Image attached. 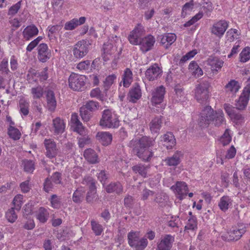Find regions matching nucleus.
<instances>
[{
  "instance_id": "nucleus-15",
  "label": "nucleus",
  "mask_w": 250,
  "mask_h": 250,
  "mask_svg": "<svg viewBox=\"0 0 250 250\" xmlns=\"http://www.w3.org/2000/svg\"><path fill=\"white\" fill-rule=\"evenodd\" d=\"M171 189L179 195L178 198L181 200L183 199L184 196L187 195L188 191L187 184L186 183L181 181L177 182L175 185L171 187Z\"/></svg>"
},
{
  "instance_id": "nucleus-32",
  "label": "nucleus",
  "mask_w": 250,
  "mask_h": 250,
  "mask_svg": "<svg viewBox=\"0 0 250 250\" xmlns=\"http://www.w3.org/2000/svg\"><path fill=\"white\" fill-rule=\"evenodd\" d=\"M132 80V73L130 69L126 68L124 71L123 75L122 81L121 83H123L124 87H128Z\"/></svg>"
},
{
  "instance_id": "nucleus-26",
  "label": "nucleus",
  "mask_w": 250,
  "mask_h": 250,
  "mask_svg": "<svg viewBox=\"0 0 250 250\" xmlns=\"http://www.w3.org/2000/svg\"><path fill=\"white\" fill-rule=\"evenodd\" d=\"M162 117L154 118L149 123V129L152 133H157L160 130L162 124Z\"/></svg>"
},
{
  "instance_id": "nucleus-4",
  "label": "nucleus",
  "mask_w": 250,
  "mask_h": 250,
  "mask_svg": "<svg viewBox=\"0 0 250 250\" xmlns=\"http://www.w3.org/2000/svg\"><path fill=\"white\" fill-rule=\"evenodd\" d=\"M100 125L108 128H116L119 125V121L112 115L110 110L105 109L103 112Z\"/></svg>"
},
{
  "instance_id": "nucleus-24",
  "label": "nucleus",
  "mask_w": 250,
  "mask_h": 250,
  "mask_svg": "<svg viewBox=\"0 0 250 250\" xmlns=\"http://www.w3.org/2000/svg\"><path fill=\"white\" fill-rule=\"evenodd\" d=\"M176 39L175 34L172 33H167L162 35L161 39V43L166 47L167 48L171 45Z\"/></svg>"
},
{
  "instance_id": "nucleus-64",
  "label": "nucleus",
  "mask_w": 250,
  "mask_h": 250,
  "mask_svg": "<svg viewBox=\"0 0 250 250\" xmlns=\"http://www.w3.org/2000/svg\"><path fill=\"white\" fill-rule=\"evenodd\" d=\"M133 198L129 195L126 196L124 199V205L127 208H131L133 204Z\"/></svg>"
},
{
  "instance_id": "nucleus-31",
  "label": "nucleus",
  "mask_w": 250,
  "mask_h": 250,
  "mask_svg": "<svg viewBox=\"0 0 250 250\" xmlns=\"http://www.w3.org/2000/svg\"><path fill=\"white\" fill-rule=\"evenodd\" d=\"M208 64L210 66L211 71L217 74L219 68V58L216 56H210L207 61Z\"/></svg>"
},
{
  "instance_id": "nucleus-22",
  "label": "nucleus",
  "mask_w": 250,
  "mask_h": 250,
  "mask_svg": "<svg viewBox=\"0 0 250 250\" xmlns=\"http://www.w3.org/2000/svg\"><path fill=\"white\" fill-rule=\"evenodd\" d=\"M96 138L104 146L108 145L112 140V134L107 132H98L96 135Z\"/></svg>"
},
{
  "instance_id": "nucleus-13",
  "label": "nucleus",
  "mask_w": 250,
  "mask_h": 250,
  "mask_svg": "<svg viewBox=\"0 0 250 250\" xmlns=\"http://www.w3.org/2000/svg\"><path fill=\"white\" fill-rule=\"evenodd\" d=\"M166 93L165 88L163 85L157 87L152 93L151 102L153 104H161L164 98Z\"/></svg>"
},
{
  "instance_id": "nucleus-55",
  "label": "nucleus",
  "mask_w": 250,
  "mask_h": 250,
  "mask_svg": "<svg viewBox=\"0 0 250 250\" xmlns=\"http://www.w3.org/2000/svg\"><path fill=\"white\" fill-rule=\"evenodd\" d=\"M197 228V221L195 217H192L188 219L187 225L185 226L186 229L194 230Z\"/></svg>"
},
{
  "instance_id": "nucleus-42",
  "label": "nucleus",
  "mask_w": 250,
  "mask_h": 250,
  "mask_svg": "<svg viewBox=\"0 0 250 250\" xmlns=\"http://www.w3.org/2000/svg\"><path fill=\"white\" fill-rule=\"evenodd\" d=\"M8 134L11 138L15 140L20 138L21 133L19 130L13 126L10 125L8 128Z\"/></svg>"
},
{
  "instance_id": "nucleus-48",
  "label": "nucleus",
  "mask_w": 250,
  "mask_h": 250,
  "mask_svg": "<svg viewBox=\"0 0 250 250\" xmlns=\"http://www.w3.org/2000/svg\"><path fill=\"white\" fill-rule=\"evenodd\" d=\"M231 120L236 124L240 123L244 120L243 116L235 109L229 116Z\"/></svg>"
},
{
  "instance_id": "nucleus-54",
  "label": "nucleus",
  "mask_w": 250,
  "mask_h": 250,
  "mask_svg": "<svg viewBox=\"0 0 250 250\" xmlns=\"http://www.w3.org/2000/svg\"><path fill=\"white\" fill-rule=\"evenodd\" d=\"M80 113L82 119L84 122H88L90 120L91 114L89 111L84 108L81 107L80 108Z\"/></svg>"
},
{
  "instance_id": "nucleus-61",
  "label": "nucleus",
  "mask_w": 250,
  "mask_h": 250,
  "mask_svg": "<svg viewBox=\"0 0 250 250\" xmlns=\"http://www.w3.org/2000/svg\"><path fill=\"white\" fill-rule=\"evenodd\" d=\"M236 153V150L235 148L233 146H231L230 148L227 150V153L226 155V158L230 159L233 158Z\"/></svg>"
},
{
  "instance_id": "nucleus-39",
  "label": "nucleus",
  "mask_w": 250,
  "mask_h": 250,
  "mask_svg": "<svg viewBox=\"0 0 250 250\" xmlns=\"http://www.w3.org/2000/svg\"><path fill=\"white\" fill-rule=\"evenodd\" d=\"M29 104L25 100L21 99L19 102V107L21 112L24 115L26 116L29 113Z\"/></svg>"
},
{
  "instance_id": "nucleus-35",
  "label": "nucleus",
  "mask_w": 250,
  "mask_h": 250,
  "mask_svg": "<svg viewBox=\"0 0 250 250\" xmlns=\"http://www.w3.org/2000/svg\"><path fill=\"white\" fill-rule=\"evenodd\" d=\"M36 216L41 223H44L48 219L49 213L45 208L41 207L39 209Z\"/></svg>"
},
{
  "instance_id": "nucleus-52",
  "label": "nucleus",
  "mask_w": 250,
  "mask_h": 250,
  "mask_svg": "<svg viewBox=\"0 0 250 250\" xmlns=\"http://www.w3.org/2000/svg\"><path fill=\"white\" fill-rule=\"evenodd\" d=\"M24 169L28 172H32L35 169L34 163L31 160H24L23 161Z\"/></svg>"
},
{
  "instance_id": "nucleus-18",
  "label": "nucleus",
  "mask_w": 250,
  "mask_h": 250,
  "mask_svg": "<svg viewBox=\"0 0 250 250\" xmlns=\"http://www.w3.org/2000/svg\"><path fill=\"white\" fill-rule=\"evenodd\" d=\"M44 144L46 149V156L50 159L55 157L57 154L56 145L55 142L51 139H45Z\"/></svg>"
},
{
  "instance_id": "nucleus-44",
  "label": "nucleus",
  "mask_w": 250,
  "mask_h": 250,
  "mask_svg": "<svg viewBox=\"0 0 250 250\" xmlns=\"http://www.w3.org/2000/svg\"><path fill=\"white\" fill-rule=\"evenodd\" d=\"M99 106V104L98 102L89 101L87 102L85 105L82 107L84 108L87 110L92 112L97 110Z\"/></svg>"
},
{
  "instance_id": "nucleus-27",
  "label": "nucleus",
  "mask_w": 250,
  "mask_h": 250,
  "mask_svg": "<svg viewBox=\"0 0 250 250\" xmlns=\"http://www.w3.org/2000/svg\"><path fill=\"white\" fill-rule=\"evenodd\" d=\"M47 106L48 110L51 111H54L56 107L57 102L54 92L49 90L46 93Z\"/></svg>"
},
{
  "instance_id": "nucleus-62",
  "label": "nucleus",
  "mask_w": 250,
  "mask_h": 250,
  "mask_svg": "<svg viewBox=\"0 0 250 250\" xmlns=\"http://www.w3.org/2000/svg\"><path fill=\"white\" fill-rule=\"evenodd\" d=\"M220 36L224 34L228 27L229 23L225 20L220 21Z\"/></svg>"
},
{
  "instance_id": "nucleus-11",
  "label": "nucleus",
  "mask_w": 250,
  "mask_h": 250,
  "mask_svg": "<svg viewBox=\"0 0 250 250\" xmlns=\"http://www.w3.org/2000/svg\"><path fill=\"white\" fill-rule=\"evenodd\" d=\"M38 59L42 62H47L51 57V52L46 43H41L37 47Z\"/></svg>"
},
{
  "instance_id": "nucleus-7",
  "label": "nucleus",
  "mask_w": 250,
  "mask_h": 250,
  "mask_svg": "<svg viewBox=\"0 0 250 250\" xmlns=\"http://www.w3.org/2000/svg\"><path fill=\"white\" fill-rule=\"evenodd\" d=\"M129 245L134 248L135 250H143L147 245V240L146 238L140 240L138 233L136 232H130L128 235Z\"/></svg>"
},
{
  "instance_id": "nucleus-20",
  "label": "nucleus",
  "mask_w": 250,
  "mask_h": 250,
  "mask_svg": "<svg viewBox=\"0 0 250 250\" xmlns=\"http://www.w3.org/2000/svg\"><path fill=\"white\" fill-rule=\"evenodd\" d=\"M53 131L55 134H62L65 130V125L63 119L56 117L52 121Z\"/></svg>"
},
{
  "instance_id": "nucleus-23",
  "label": "nucleus",
  "mask_w": 250,
  "mask_h": 250,
  "mask_svg": "<svg viewBox=\"0 0 250 250\" xmlns=\"http://www.w3.org/2000/svg\"><path fill=\"white\" fill-rule=\"evenodd\" d=\"M105 190L107 193H115L120 194L123 192V187L119 182H112L107 186Z\"/></svg>"
},
{
  "instance_id": "nucleus-25",
  "label": "nucleus",
  "mask_w": 250,
  "mask_h": 250,
  "mask_svg": "<svg viewBox=\"0 0 250 250\" xmlns=\"http://www.w3.org/2000/svg\"><path fill=\"white\" fill-rule=\"evenodd\" d=\"M86 19L84 17H82L79 19H73L65 24L64 28L65 30H71L75 28L78 25L83 24Z\"/></svg>"
},
{
  "instance_id": "nucleus-6",
  "label": "nucleus",
  "mask_w": 250,
  "mask_h": 250,
  "mask_svg": "<svg viewBox=\"0 0 250 250\" xmlns=\"http://www.w3.org/2000/svg\"><path fill=\"white\" fill-rule=\"evenodd\" d=\"M86 77L72 73L68 79L69 87L75 91H82L84 88Z\"/></svg>"
},
{
  "instance_id": "nucleus-63",
  "label": "nucleus",
  "mask_w": 250,
  "mask_h": 250,
  "mask_svg": "<svg viewBox=\"0 0 250 250\" xmlns=\"http://www.w3.org/2000/svg\"><path fill=\"white\" fill-rule=\"evenodd\" d=\"M97 177L100 182L104 184L107 179L108 176L105 170H101L100 172L98 173Z\"/></svg>"
},
{
  "instance_id": "nucleus-60",
  "label": "nucleus",
  "mask_w": 250,
  "mask_h": 250,
  "mask_svg": "<svg viewBox=\"0 0 250 250\" xmlns=\"http://www.w3.org/2000/svg\"><path fill=\"white\" fill-rule=\"evenodd\" d=\"M0 71L2 73L8 74L9 72L8 68V61L7 59H3L0 63Z\"/></svg>"
},
{
  "instance_id": "nucleus-49",
  "label": "nucleus",
  "mask_w": 250,
  "mask_h": 250,
  "mask_svg": "<svg viewBox=\"0 0 250 250\" xmlns=\"http://www.w3.org/2000/svg\"><path fill=\"white\" fill-rule=\"evenodd\" d=\"M15 208H11L6 213V218L11 223L14 222L17 218V215L15 211Z\"/></svg>"
},
{
  "instance_id": "nucleus-46",
  "label": "nucleus",
  "mask_w": 250,
  "mask_h": 250,
  "mask_svg": "<svg viewBox=\"0 0 250 250\" xmlns=\"http://www.w3.org/2000/svg\"><path fill=\"white\" fill-rule=\"evenodd\" d=\"M250 59V48H244L240 54V61L245 62Z\"/></svg>"
},
{
  "instance_id": "nucleus-1",
  "label": "nucleus",
  "mask_w": 250,
  "mask_h": 250,
  "mask_svg": "<svg viewBox=\"0 0 250 250\" xmlns=\"http://www.w3.org/2000/svg\"><path fill=\"white\" fill-rule=\"evenodd\" d=\"M155 143L152 138L143 136L140 139L132 140L130 142L132 153L144 162H149L153 157V152L147 148Z\"/></svg>"
},
{
  "instance_id": "nucleus-9",
  "label": "nucleus",
  "mask_w": 250,
  "mask_h": 250,
  "mask_svg": "<svg viewBox=\"0 0 250 250\" xmlns=\"http://www.w3.org/2000/svg\"><path fill=\"white\" fill-rule=\"evenodd\" d=\"M250 95V85H247L243 89L239 99L236 103V109L243 110L246 107Z\"/></svg>"
},
{
  "instance_id": "nucleus-17",
  "label": "nucleus",
  "mask_w": 250,
  "mask_h": 250,
  "mask_svg": "<svg viewBox=\"0 0 250 250\" xmlns=\"http://www.w3.org/2000/svg\"><path fill=\"white\" fill-rule=\"evenodd\" d=\"M183 157V152L182 151L177 150L172 156L167 157L165 160V162L168 166H177L181 163V159Z\"/></svg>"
},
{
  "instance_id": "nucleus-21",
  "label": "nucleus",
  "mask_w": 250,
  "mask_h": 250,
  "mask_svg": "<svg viewBox=\"0 0 250 250\" xmlns=\"http://www.w3.org/2000/svg\"><path fill=\"white\" fill-rule=\"evenodd\" d=\"M161 141L167 149H171L176 145V140L174 135L170 132H167L162 137Z\"/></svg>"
},
{
  "instance_id": "nucleus-5",
  "label": "nucleus",
  "mask_w": 250,
  "mask_h": 250,
  "mask_svg": "<svg viewBox=\"0 0 250 250\" xmlns=\"http://www.w3.org/2000/svg\"><path fill=\"white\" fill-rule=\"evenodd\" d=\"M91 43L88 40H82L78 42L73 48V54L75 58L82 59L89 51V47Z\"/></svg>"
},
{
  "instance_id": "nucleus-45",
  "label": "nucleus",
  "mask_w": 250,
  "mask_h": 250,
  "mask_svg": "<svg viewBox=\"0 0 250 250\" xmlns=\"http://www.w3.org/2000/svg\"><path fill=\"white\" fill-rule=\"evenodd\" d=\"M13 203L14 205V208L17 211H19L23 204V195L21 194L16 195L13 199Z\"/></svg>"
},
{
  "instance_id": "nucleus-3",
  "label": "nucleus",
  "mask_w": 250,
  "mask_h": 250,
  "mask_svg": "<svg viewBox=\"0 0 250 250\" xmlns=\"http://www.w3.org/2000/svg\"><path fill=\"white\" fill-rule=\"evenodd\" d=\"M209 83L203 81L195 86L194 96L197 101L201 104H206L210 96Z\"/></svg>"
},
{
  "instance_id": "nucleus-47",
  "label": "nucleus",
  "mask_w": 250,
  "mask_h": 250,
  "mask_svg": "<svg viewBox=\"0 0 250 250\" xmlns=\"http://www.w3.org/2000/svg\"><path fill=\"white\" fill-rule=\"evenodd\" d=\"M194 6L193 0H191L189 2L186 3L183 7L182 16L184 18L186 17L188 12H190Z\"/></svg>"
},
{
  "instance_id": "nucleus-53",
  "label": "nucleus",
  "mask_w": 250,
  "mask_h": 250,
  "mask_svg": "<svg viewBox=\"0 0 250 250\" xmlns=\"http://www.w3.org/2000/svg\"><path fill=\"white\" fill-rule=\"evenodd\" d=\"M31 93L34 99H39L43 95V89L41 86L33 87L31 89Z\"/></svg>"
},
{
  "instance_id": "nucleus-14",
  "label": "nucleus",
  "mask_w": 250,
  "mask_h": 250,
  "mask_svg": "<svg viewBox=\"0 0 250 250\" xmlns=\"http://www.w3.org/2000/svg\"><path fill=\"white\" fill-rule=\"evenodd\" d=\"M162 72V71L158 64L155 63L146 70L145 76L148 81H153L160 77Z\"/></svg>"
},
{
  "instance_id": "nucleus-12",
  "label": "nucleus",
  "mask_w": 250,
  "mask_h": 250,
  "mask_svg": "<svg viewBox=\"0 0 250 250\" xmlns=\"http://www.w3.org/2000/svg\"><path fill=\"white\" fill-rule=\"evenodd\" d=\"M174 241V236L170 234L165 235L157 243L158 250H170Z\"/></svg>"
},
{
  "instance_id": "nucleus-8",
  "label": "nucleus",
  "mask_w": 250,
  "mask_h": 250,
  "mask_svg": "<svg viewBox=\"0 0 250 250\" xmlns=\"http://www.w3.org/2000/svg\"><path fill=\"white\" fill-rule=\"evenodd\" d=\"M116 38L115 43L118 44L117 46L116 44L114 45L110 42L105 43L103 45V51L104 52L103 58L104 60L109 59L108 56H111L113 54L117 49H119V53H121L122 50V45L121 43V40L115 36Z\"/></svg>"
},
{
  "instance_id": "nucleus-51",
  "label": "nucleus",
  "mask_w": 250,
  "mask_h": 250,
  "mask_svg": "<svg viewBox=\"0 0 250 250\" xmlns=\"http://www.w3.org/2000/svg\"><path fill=\"white\" fill-rule=\"evenodd\" d=\"M82 183L83 185H85L88 186L89 189L96 187L95 185V182L94 179L90 176H85L83 180Z\"/></svg>"
},
{
  "instance_id": "nucleus-41",
  "label": "nucleus",
  "mask_w": 250,
  "mask_h": 250,
  "mask_svg": "<svg viewBox=\"0 0 250 250\" xmlns=\"http://www.w3.org/2000/svg\"><path fill=\"white\" fill-rule=\"evenodd\" d=\"M116 79V76L115 74L109 75L106 78L104 81L103 85L104 91H107L109 89Z\"/></svg>"
},
{
  "instance_id": "nucleus-19",
  "label": "nucleus",
  "mask_w": 250,
  "mask_h": 250,
  "mask_svg": "<svg viewBox=\"0 0 250 250\" xmlns=\"http://www.w3.org/2000/svg\"><path fill=\"white\" fill-rule=\"evenodd\" d=\"M142 96V92L140 85L138 83H135L130 89L129 93L128 100L132 103H136Z\"/></svg>"
},
{
  "instance_id": "nucleus-29",
  "label": "nucleus",
  "mask_w": 250,
  "mask_h": 250,
  "mask_svg": "<svg viewBox=\"0 0 250 250\" xmlns=\"http://www.w3.org/2000/svg\"><path fill=\"white\" fill-rule=\"evenodd\" d=\"M84 157L85 159L91 164H96L99 162L98 155L92 149H86L84 152Z\"/></svg>"
},
{
  "instance_id": "nucleus-28",
  "label": "nucleus",
  "mask_w": 250,
  "mask_h": 250,
  "mask_svg": "<svg viewBox=\"0 0 250 250\" xmlns=\"http://www.w3.org/2000/svg\"><path fill=\"white\" fill-rule=\"evenodd\" d=\"M39 30L34 25H31L27 26L23 31L24 38L27 40L38 34Z\"/></svg>"
},
{
  "instance_id": "nucleus-56",
  "label": "nucleus",
  "mask_w": 250,
  "mask_h": 250,
  "mask_svg": "<svg viewBox=\"0 0 250 250\" xmlns=\"http://www.w3.org/2000/svg\"><path fill=\"white\" fill-rule=\"evenodd\" d=\"M50 179L55 184H62V174L60 172H54Z\"/></svg>"
},
{
  "instance_id": "nucleus-58",
  "label": "nucleus",
  "mask_w": 250,
  "mask_h": 250,
  "mask_svg": "<svg viewBox=\"0 0 250 250\" xmlns=\"http://www.w3.org/2000/svg\"><path fill=\"white\" fill-rule=\"evenodd\" d=\"M154 192L146 188H144L141 194V199L143 201L146 200L148 199L149 196H152L154 195Z\"/></svg>"
},
{
  "instance_id": "nucleus-38",
  "label": "nucleus",
  "mask_w": 250,
  "mask_h": 250,
  "mask_svg": "<svg viewBox=\"0 0 250 250\" xmlns=\"http://www.w3.org/2000/svg\"><path fill=\"white\" fill-rule=\"evenodd\" d=\"M91 229L95 233V235H100L103 231V227L102 225L97 222L94 220H92L90 222Z\"/></svg>"
},
{
  "instance_id": "nucleus-10",
  "label": "nucleus",
  "mask_w": 250,
  "mask_h": 250,
  "mask_svg": "<svg viewBox=\"0 0 250 250\" xmlns=\"http://www.w3.org/2000/svg\"><path fill=\"white\" fill-rule=\"evenodd\" d=\"M245 232L246 229L244 228H236L228 232L227 234L222 235L221 237L224 241H237L242 237Z\"/></svg>"
},
{
  "instance_id": "nucleus-37",
  "label": "nucleus",
  "mask_w": 250,
  "mask_h": 250,
  "mask_svg": "<svg viewBox=\"0 0 250 250\" xmlns=\"http://www.w3.org/2000/svg\"><path fill=\"white\" fill-rule=\"evenodd\" d=\"M98 199V196L97 194L96 187L89 189L86 196V200L89 203H93Z\"/></svg>"
},
{
  "instance_id": "nucleus-33",
  "label": "nucleus",
  "mask_w": 250,
  "mask_h": 250,
  "mask_svg": "<svg viewBox=\"0 0 250 250\" xmlns=\"http://www.w3.org/2000/svg\"><path fill=\"white\" fill-rule=\"evenodd\" d=\"M149 168V166H145L142 164H139L132 167V170L136 173H138L142 177L145 178L147 175V171Z\"/></svg>"
},
{
  "instance_id": "nucleus-2",
  "label": "nucleus",
  "mask_w": 250,
  "mask_h": 250,
  "mask_svg": "<svg viewBox=\"0 0 250 250\" xmlns=\"http://www.w3.org/2000/svg\"><path fill=\"white\" fill-rule=\"evenodd\" d=\"M218 113L214 111L210 106H206L202 110L198 119V125L202 128H206L210 124L218 125Z\"/></svg>"
},
{
  "instance_id": "nucleus-16",
  "label": "nucleus",
  "mask_w": 250,
  "mask_h": 250,
  "mask_svg": "<svg viewBox=\"0 0 250 250\" xmlns=\"http://www.w3.org/2000/svg\"><path fill=\"white\" fill-rule=\"evenodd\" d=\"M155 42V38L150 35L141 39L139 43L140 49L143 52H146L152 48Z\"/></svg>"
},
{
  "instance_id": "nucleus-34",
  "label": "nucleus",
  "mask_w": 250,
  "mask_h": 250,
  "mask_svg": "<svg viewBox=\"0 0 250 250\" xmlns=\"http://www.w3.org/2000/svg\"><path fill=\"white\" fill-rule=\"evenodd\" d=\"M232 200L228 196H224L220 200V209L225 212L231 206Z\"/></svg>"
},
{
  "instance_id": "nucleus-57",
  "label": "nucleus",
  "mask_w": 250,
  "mask_h": 250,
  "mask_svg": "<svg viewBox=\"0 0 250 250\" xmlns=\"http://www.w3.org/2000/svg\"><path fill=\"white\" fill-rule=\"evenodd\" d=\"M90 64V61H84L79 62L77 65V68L80 70H88L89 69Z\"/></svg>"
},
{
  "instance_id": "nucleus-43",
  "label": "nucleus",
  "mask_w": 250,
  "mask_h": 250,
  "mask_svg": "<svg viewBox=\"0 0 250 250\" xmlns=\"http://www.w3.org/2000/svg\"><path fill=\"white\" fill-rule=\"evenodd\" d=\"M229 131V129H226L224 134L220 138V142L224 146L228 145L231 140Z\"/></svg>"
},
{
  "instance_id": "nucleus-30",
  "label": "nucleus",
  "mask_w": 250,
  "mask_h": 250,
  "mask_svg": "<svg viewBox=\"0 0 250 250\" xmlns=\"http://www.w3.org/2000/svg\"><path fill=\"white\" fill-rule=\"evenodd\" d=\"M141 40V33L138 28L134 29L130 32L128 36V40L130 43L133 45H139Z\"/></svg>"
},
{
  "instance_id": "nucleus-59",
  "label": "nucleus",
  "mask_w": 250,
  "mask_h": 250,
  "mask_svg": "<svg viewBox=\"0 0 250 250\" xmlns=\"http://www.w3.org/2000/svg\"><path fill=\"white\" fill-rule=\"evenodd\" d=\"M52 182V180L49 178H47L45 179V182L44 183L43 188L46 192H49L53 189V185Z\"/></svg>"
},
{
  "instance_id": "nucleus-50",
  "label": "nucleus",
  "mask_w": 250,
  "mask_h": 250,
  "mask_svg": "<svg viewBox=\"0 0 250 250\" xmlns=\"http://www.w3.org/2000/svg\"><path fill=\"white\" fill-rule=\"evenodd\" d=\"M21 6V1H19L11 6L8 11V15L10 16H15L19 11Z\"/></svg>"
},
{
  "instance_id": "nucleus-40",
  "label": "nucleus",
  "mask_w": 250,
  "mask_h": 250,
  "mask_svg": "<svg viewBox=\"0 0 250 250\" xmlns=\"http://www.w3.org/2000/svg\"><path fill=\"white\" fill-rule=\"evenodd\" d=\"M225 87L228 90L233 92L236 93L239 89L240 86L238 82L235 80H231L226 86Z\"/></svg>"
},
{
  "instance_id": "nucleus-36",
  "label": "nucleus",
  "mask_w": 250,
  "mask_h": 250,
  "mask_svg": "<svg viewBox=\"0 0 250 250\" xmlns=\"http://www.w3.org/2000/svg\"><path fill=\"white\" fill-rule=\"evenodd\" d=\"M85 190L83 188H78L74 192L72 200L76 203H81L84 198Z\"/></svg>"
}]
</instances>
